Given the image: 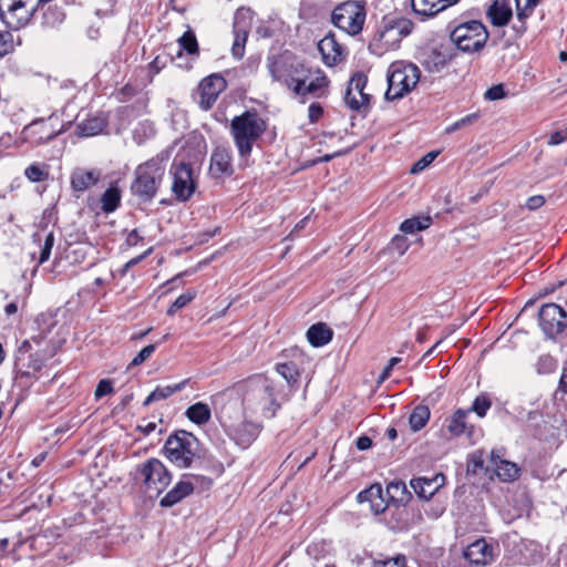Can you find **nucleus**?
Instances as JSON below:
<instances>
[{
	"label": "nucleus",
	"instance_id": "30",
	"mask_svg": "<svg viewBox=\"0 0 567 567\" xmlns=\"http://www.w3.org/2000/svg\"><path fill=\"white\" fill-rule=\"evenodd\" d=\"M189 382L188 379H185L176 384L165 385V386H156L154 391H152L144 401V405L148 406L153 402L165 400L173 395L176 392H179L185 389L186 384Z\"/></svg>",
	"mask_w": 567,
	"mask_h": 567
},
{
	"label": "nucleus",
	"instance_id": "41",
	"mask_svg": "<svg viewBox=\"0 0 567 567\" xmlns=\"http://www.w3.org/2000/svg\"><path fill=\"white\" fill-rule=\"evenodd\" d=\"M154 133V124L148 120H144L142 122H138L135 128L133 130V137L137 144H142L147 138L153 136Z\"/></svg>",
	"mask_w": 567,
	"mask_h": 567
},
{
	"label": "nucleus",
	"instance_id": "27",
	"mask_svg": "<svg viewBox=\"0 0 567 567\" xmlns=\"http://www.w3.org/2000/svg\"><path fill=\"white\" fill-rule=\"evenodd\" d=\"M486 16L495 27L506 25L513 17L508 0H493L486 10Z\"/></svg>",
	"mask_w": 567,
	"mask_h": 567
},
{
	"label": "nucleus",
	"instance_id": "23",
	"mask_svg": "<svg viewBox=\"0 0 567 567\" xmlns=\"http://www.w3.org/2000/svg\"><path fill=\"white\" fill-rule=\"evenodd\" d=\"M444 482L445 476L443 474H436L431 478H413L411 481V487L421 499L427 501L444 485Z\"/></svg>",
	"mask_w": 567,
	"mask_h": 567
},
{
	"label": "nucleus",
	"instance_id": "47",
	"mask_svg": "<svg viewBox=\"0 0 567 567\" xmlns=\"http://www.w3.org/2000/svg\"><path fill=\"white\" fill-rule=\"evenodd\" d=\"M54 235L52 231H50L49 234H47L45 238H44V243H43V246L41 247V251H40V257H39V264H44L45 261L49 260L50 258V255H51V250L54 246Z\"/></svg>",
	"mask_w": 567,
	"mask_h": 567
},
{
	"label": "nucleus",
	"instance_id": "8",
	"mask_svg": "<svg viewBox=\"0 0 567 567\" xmlns=\"http://www.w3.org/2000/svg\"><path fill=\"white\" fill-rule=\"evenodd\" d=\"M135 478L143 483L146 493L158 496L169 485L172 475L159 460L150 458L138 465Z\"/></svg>",
	"mask_w": 567,
	"mask_h": 567
},
{
	"label": "nucleus",
	"instance_id": "12",
	"mask_svg": "<svg viewBox=\"0 0 567 567\" xmlns=\"http://www.w3.org/2000/svg\"><path fill=\"white\" fill-rule=\"evenodd\" d=\"M330 81L326 73L319 68H309L308 72L301 76L299 89L297 86L291 91L295 96L306 102L309 97L321 99L328 95Z\"/></svg>",
	"mask_w": 567,
	"mask_h": 567
},
{
	"label": "nucleus",
	"instance_id": "18",
	"mask_svg": "<svg viewBox=\"0 0 567 567\" xmlns=\"http://www.w3.org/2000/svg\"><path fill=\"white\" fill-rule=\"evenodd\" d=\"M496 549L497 546L487 543L485 538H480L466 547L464 557L474 565L485 566L495 559Z\"/></svg>",
	"mask_w": 567,
	"mask_h": 567
},
{
	"label": "nucleus",
	"instance_id": "32",
	"mask_svg": "<svg viewBox=\"0 0 567 567\" xmlns=\"http://www.w3.org/2000/svg\"><path fill=\"white\" fill-rule=\"evenodd\" d=\"M185 415L190 422L197 425H203L209 422L212 417V410L208 404L197 402L186 409Z\"/></svg>",
	"mask_w": 567,
	"mask_h": 567
},
{
	"label": "nucleus",
	"instance_id": "17",
	"mask_svg": "<svg viewBox=\"0 0 567 567\" xmlns=\"http://www.w3.org/2000/svg\"><path fill=\"white\" fill-rule=\"evenodd\" d=\"M227 82L219 74L206 76L199 84V106L207 111L215 104L219 94L226 89Z\"/></svg>",
	"mask_w": 567,
	"mask_h": 567
},
{
	"label": "nucleus",
	"instance_id": "25",
	"mask_svg": "<svg viewBox=\"0 0 567 567\" xmlns=\"http://www.w3.org/2000/svg\"><path fill=\"white\" fill-rule=\"evenodd\" d=\"M231 152L226 147H217L210 157L209 172L215 177L233 174Z\"/></svg>",
	"mask_w": 567,
	"mask_h": 567
},
{
	"label": "nucleus",
	"instance_id": "57",
	"mask_svg": "<svg viewBox=\"0 0 567 567\" xmlns=\"http://www.w3.org/2000/svg\"><path fill=\"white\" fill-rule=\"evenodd\" d=\"M564 141H567V127H565L561 131H556L550 134L548 144L549 145H558L563 143Z\"/></svg>",
	"mask_w": 567,
	"mask_h": 567
},
{
	"label": "nucleus",
	"instance_id": "60",
	"mask_svg": "<svg viewBox=\"0 0 567 567\" xmlns=\"http://www.w3.org/2000/svg\"><path fill=\"white\" fill-rule=\"evenodd\" d=\"M559 390L567 393V362L565 363L560 375Z\"/></svg>",
	"mask_w": 567,
	"mask_h": 567
},
{
	"label": "nucleus",
	"instance_id": "46",
	"mask_svg": "<svg viewBox=\"0 0 567 567\" xmlns=\"http://www.w3.org/2000/svg\"><path fill=\"white\" fill-rule=\"evenodd\" d=\"M492 402L491 400L485 395L477 396L472 408L470 409V413L473 411L475 412L480 417H483L486 415L487 410L491 408Z\"/></svg>",
	"mask_w": 567,
	"mask_h": 567
},
{
	"label": "nucleus",
	"instance_id": "51",
	"mask_svg": "<svg viewBox=\"0 0 567 567\" xmlns=\"http://www.w3.org/2000/svg\"><path fill=\"white\" fill-rule=\"evenodd\" d=\"M404 564H406V557L403 555H398L394 558L375 560L373 567H403Z\"/></svg>",
	"mask_w": 567,
	"mask_h": 567
},
{
	"label": "nucleus",
	"instance_id": "63",
	"mask_svg": "<svg viewBox=\"0 0 567 567\" xmlns=\"http://www.w3.org/2000/svg\"><path fill=\"white\" fill-rule=\"evenodd\" d=\"M483 452L480 453V455H473V463L475 467H484L485 458L483 457Z\"/></svg>",
	"mask_w": 567,
	"mask_h": 567
},
{
	"label": "nucleus",
	"instance_id": "37",
	"mask_svg": "<svg viewBox=\"0 0 567 567\" xmlns=\"http://www.w3.org/2000/svg\"><path fill=\"white\" fill-rule=\"evenodd\" d=\"M105 122L100 117H91L78 124V133L80 136H94L103 131Z\"/></svg>",
	"mask_w": 567,
	"mask_h": 567
},
{
	"label": "nucleus",
	"instance_id": "20",
	"mask_svg": "<svg viewBox=\"0 0 567 567\" xmlns=\"http://www.w3.org/2000/svg\"><path fill=\"white\" fill-rule=\"evenodd\" d=\"M488 463L486 465V471H493L495 474L505 482L514 481L518 477V467L515 463L503 460L502 455L492 450L488 453Z\"/></svg>",
	"mask_w": 567,
	"mask_h": 567
},
{
	"label": "nucleus",
	"instance_id": "26",
	"mask_svg": "<svg viewBox=\"0 0 567 567\" xmlns=\"http://www.w3.org/2000/svg\"><path fill=\"white\" fill-rule=\"evenodd\" d=\"M458 0H411L413 12L422 18L434 17Z\"/></svg>",
	"mask_w": 567,
	"mask_h": 567
},
{
	"label": "nucleus",
	"instance_id": "6",
	"mask_svg": "<svg viewBox=\"0 0 567 567\" xmlns=\"http://www.w3.org/2000/svg\"><path fill=\"white\" fill-rule=\"evenodd\" d=\"M198 447V440L186 431H178L171 435L164 445L166 457L179 468L192 465Z\"/></svg>",
	"mask_w": 567,
	"mask_h": 567
},
{
	"label": "nucleus",
	"instance_id": "58",
	"mask_svg": "<svg viewBox=\"0 0 567 567\" xmlns=\"http://www.w3.org/2000/svg\"><path fill=\"white\" fill-rule=\"evenodd\" d=\"M401 361L400 358L398 357H394V358H391L388 365L383 369L381 375H380V382L386 380L390 374H391V371L392 369Z\"/></svg>",
	"mask_w": 567,
	"mask_h": 567
},
{
	"label": "nucleus",
	"instance_id": "56",
	"mask_svg": "<svg viewBox=\"0 0 567 567\" xmlns=\"http://www.w3.org/2000/svg\"><path fill=\"white\" fill-rule=\"evenodd\" d=\"M544 204H545V198H544V196H542V195H534V196H530V197L526 200L525 206H526L529 210H536V209L540 208Z\"/></svg>",
	"mask_w": 567,
	"mask_h": 567
},
{
	"label": "nucleus",
	"instance_id": "59",
	"mask_svg": "<svg viewBox=\"0 0 567 567\" xmlns=\"http://www.w3.org/2000/svg\"><path fill=\"white\" fill-rule=\"evenodd\" d=\"M357 449L360 451H365L371 447L372 440L369 436H360L355 442Z\"/></svg>",
	"mask_w": 567,
	"mask_h": 567
},
{
	"label": "nucleus",
	"instance_id": "54",
	"mask_svg": "<svg viewBox=\"0 0 567 567\" xmlns=\"http://www.w3.org/2000/svg\"><path fill=\"white\" fill-rule=\"evenodd\" d=\"M323 114V109L319 103H312L308 107V118L311 123H316Z\"/></svg>",
	"mask_w": 567,
	"mask_h": 567
},
{
	"label": "nucleus",
	"instance_id": "3",
	"mask_svg": "<svg viewBox=\"0 0 567 567\" xmlns=\"http://www.w3.org/2000/svg\"><path fill=\"white\" fill-rule=\"evenodd\" d=\"M265 130L266 123L256 112L246 111L231 120L230 133L241 157L250 155Z\"/></svg>",
	"mask_w": 567,
	"mask_h": 567
},
{
	"label": "nucleus",
	"instance_id": "38",
	"mask_svg": "<svg viewBox=\"0 0 567 567\" xmlns=\"http://www.w3.org/2000/svg\"><path fill=\"white\" fill-rule=\"evenodd\" d=\"M179 50L178 56L182 55V51H186L188 54H198V42L195 33L192 30H187L177 40Z\"/></svg>",
	"mask_w": 567,
	"mask_h": 567
},
{
	"label": "nucleus",
	"instance_id": "21",
	"mask_svg": "<svg viewBox=\"0 0 567 567\" xmlns=\"http://www.w3.org/2000/svg\"><path fill=\"white\" fill-rule=\"evenodd\" d=\"M101 177L102 173L97 168L78 167L73 169L70 176L71 188L75 193H84L96 185Z\"/></svg>",
	"mask_w": 567,
	"mask_h": 567
},
{
	"label": "nucleus",
	"instance_id": "55",
	"mask_svg": "<svg viewBox=\"0 0 567 567\" xmlns=\"http://www.w3.org/2000/svg\"><path fill=\"white\" fill-rule=\"evenodd\" d=\"M405 491L406 487L403 482H391L386 487V495L394 499L395 494H398L399 492L404 493Z\"/></svg>",
	"mask_w": 567,
	"mask_h": 567
},
{
	"label": "nucleus",
	"instance_id": "35",
	"mask_svg": "<svg viewBox=\"0 0 567 567\" xmlns=\"http://www.w3.org/2000/svg\"><path fill=\"white\" fill-rule=\"evenodd\" d=\"M430 409L424 404L416 405L409 417V423L413 432L422 430L430 420Z\"/></svg>",
	"mask_w": 567,
	"mask_h": 567
},
{
	"label": "nucleus",
	"instance_id": "7",
	"mask_svg": "<svg viewBox=\"0 0 567 567\" xmlns=\"http://www.w3.org/2000/svg\"><path fill=\"white\" fill-rule=\"evenodd\" d=\"M310 66L295 56H281L268 63V70L274 81L284 84L292 91L299 89L301 76L308 72Z\"/></svg>",
	"mask_w": 567,
	"mask_h": 567
},
{
	"label": "nucleus",
	"instance_id": "16",
	"mask_svg": "<svg viewBox=\"0 0 567 567\" xmlns=\"http://www.w3.org/2000/svg\"><path fill=\"white\" fill-rule=\"evenodd\" d=\"M367 84L368 76L363 72H355L349 80L344 94V103L352 111H360L369 105L371 94L364 91Z\"/></svg>",
	"mask_w": 567,
	"mask_h": 567
},
{
	"label": "nucleus",
	"instance_id": "9",
	"mask_svg": "<svg viewBox=\"0 0 567 567\" xmlns=\"http://www.w3.org/2000/svg\"><path fill=\"white\" fill-rule=\"evenodd\" d=\"M365 20V1L351 0L339 4L331 14L332 23L347 34H358Z\"/></svg>",
	"mask_w": 567,
	"mask_h": 567
},
{
	"label": "nucleus",
	"instance_id": "52",
	"mask_svg": "<svg viewBox=\"0 0 567 567\" xmlns=\"http://www.w3.org/2000/svg\"><path fill=\"white\" fill-rule=\"evenodd\" d=\"M505 95H506V92H505L504 85L497 84V85H493L492 87H489L485 92L484 97L488 101H497V100L505 97Z\"/></svg>",
	"mask_w": 567,
	"mask_h": 567
},
{
	"label": "nucleus",
	"instance_id": "19",
	"mask_svg": "<svg viewBox=\"0 0 567 567\" xmlns=\"http://www.w3.org/2000/svg\"><path fill=\"white\" fill-rule=\"evenodd\" d=\"M260 432L257 423L244 421L237 425H229L228 436L241 449H247L256 440Z\"/></svg>",
	"mask_w": 567,
	"mask_h": 567
},
{
	"label": "nucleus",
	"instance_id": "49",
	"mask_svg": "<svg viewBox=\"0 0 567 567\" xmlns=\"http://www.w3.org/2000/svg\"><path fill=\"white\" fill-rule=\"evenodd\" d=\"M155 344L144 347L132 360L131 365L136 367L145 362L155 351Z\"/></svg>",
	"mask_w": 567,
	"mask_h": 567
},
{
	"label": "nucleus",
	"instance_id": "14",
	"mask_svg": "<svg viewBox=\"0 0 567 567\" xmlns=\"http://www.w3.org/2000/svg\"><path fill=\"white\" fill-rule=\"evenodd\" d=\"M254 12L249 8H239L234 17L233 56L240 60L245 54V45L252 25Z\"/></svg>",
	"mask_w": 567,
	"mask_h": 567
},
{
	"label": "nucleus",
	"instance_id": "44",
	"mask_svg": "<svg viewBox=\"0 0 567 567\" xmlns=\"http://www.w3.org/2000/svg\"><path fill=\"white\" fill-rule=\"evenodd\" d=\"M14 50L13 35L9 31L0 32V58H3Z\"/></svg>",
	"mask_w": 567,
	"mask_h": 567
},
{
	"label": "nucleus",
	"instance_id": "62",
	"mask_svg": "<svg viewBox=\"0 0 567 567\" xmlns=\"http://www.w3.org/2000/svg\"><path fill=\"white\" fill-rule=\"evenodd\" d=\"M17 311H18V305L14 301L8 303L4 307V312L7 316H12V315L17 313Z\"/></svg>",
	"mask_w": 567,
	"mask_h": 567
},
{
	"label": "nucleus",
	"instance_id": "31",
	"mask_svg": "<svg viewBox=\"0 0 567 567\" xmlns=\"http://www.w3.org/2000/svg\"><path fill=\"white\" fill-rule=\"evenodd\" d=\"M307 339L313 347H322L332 339V330L324 323L312 324L307 331Z\"/></svg>",
	"mask_w": 567,
	"mask_h": 567
},
{
	"label": "nucleus",
	"instance_id": "40",
	"mask_svg": "<svg viewBox=\"0 0 567 567\" xmlns=\"http://www.w3.org/2000/svg\"><path fill=\"white\" fill-rule=\"evenodd\" d=\"M276 371L289 385H295L298 382L299 370L293 362L277 363Z\"/></svg>",
	"mask_w": 567,
	"mask_h": 567
},
{
	"label": "nucleus",
	"instance_id": "2",
	"mask_svg": "<svg viewBox=\"0 0 567 567\" xmlns=\"http://www.w3.org/2000/svg\"><path fill=\"white\" fill-rule=\"evenodd\" d=\"M171 151L163 150L156 156L140 164L134 172V181L131 184L133 195L142 202L153 199L163 182Z\"/></svg>",
	"mask_w": 567,
	"mask_h": 567
},
{
	"label": "nucleus",
	"instance_id": "61",
	"mask_svg": "<svg viewBox=\"0 0 567 567\" xmlns=\"http://www.w3.org/2000/svg\"><path fill=\"white\" fill-rule=\"evenodd\" d=\"M478 115L476 113L468 114L462 118H460L461 125L464 127L466 125L473 124L477 120Z\"/></svg>",
	"mask_w": 567,
	"mask_h": 567
},
{
	"label": "nucleus",
	"instance_id": "1",
	"mask_svg": "<svg viewBox=\"0 0 567 567\" xmlns=\"http://www.w3.org/2000/svg\"><path fill=\"white\" fill-rule=\"evenodd\" d=\"M236 391L240 394L246 417L271 419L281 406L275 381L264 374L244 380L236 385Z\"/></svg>",
	"mask_w": 567,
	"mask_h": 567
},
{
	"label": "nucleus",
	"instance_id": "15",
	"mask_svg": "<svg viewBox=\"0 0 567 567\" xmlns=\"http://www.w3.org/2000/svg\"><path fill=\"white\" fill-rule=\"evenodd\" d=\"M538 319L542 330L549 338L561 333L567 327V312L556 303L542 306Z\"/></svg>",
	"mask_w": 567,
	"mask_h": 567
},
{
	"label": "nucleus",
	"instance_id": "13",
	"mask_svg": "<svg viewBox=\"0 0 567 567\" xmlns=\"http://www.w3.org/2000/svg\"><path fill=\"white\" fill-rule=\"evenodd\" d=\"M171 174L173 194L181 202L188 200L196 187L190 165L185 162H174L171 166Z\"/></svg>",
	"mask_w": 567,
	"mask_h": 567
},
{
	"label": "nucleus",
	"instance_id": "43",
	"mask_svg": "<svg viewBox=\"0 0 567 567\" xmlns=\"http://www.w3.org/2000/svg\"><path fill=\"white\" fill-rule=\"evenodd\" d=\"M196 296L195 291L188 290L176 298L167 310L168 316H173L177 310L186 307Z\"/></svg>",
	"mask_w": 567,
	"mask_h": 567
},
{
	"label": "nucleus",
	"instance_id": "50",
	"mask_svg": "<svg viewBox=\"0 0 567 567\" xmlns=\"http://www.w3.org/2000/svg\"><path fill=\"white\" fill-rule=\"evenodd\" d=\"M390 248L396 251L400 256H403L409 249L408 239L404 236L396 235L391 240Z\"/></svg>",
	"mask_w": 567,
	"mask_h": 567
},
{
	"label": "nucleus",
	"instance_id": "33",
	"mask_svg": "<svg viewBox=\"0 0 567 567\" xmlns=\"http://www.w3.org/2000/svg\"><path fill=\"white\" fill-rule=\"evenodd\" d=\"M470 414V410L458 409L453 415L446 420V429L453 436H460L466 430V417Z\"/></svg>",
	"mask_w": 567,
	"mask_h": 567
},
{
	"label": "nucleus",
	"instance_id": "45",
	"mask_svg": "<svg viewBox=\"0 0 567 567\" xmlns=\"http://www.w3.org/2000/svg\"><path fill=\"white\" fill-rule=\"evenodd\" d=\"M445 64L444 58L441 53L432 51L429 56L423 61V65L431 72L440 71Z\"/></svg>",
	"mask_w": 567,
	"mask_h": 567
},
{
	"label": "nucleus",
	"instance_id": "22",
	"mask_svg": "<svg viewBox=\"0 0 567 567\" xmlns=\"http://www.w3.org/2000/svg\"><path fill=\"white\" fill-rule=\"evenodd\" d=\"M318 50L322 55V61L328 66L338 64L344 54V48L339 44L334 34H327L318 43Z\"/></svg>",
	"mask_w": 567,
	"mask_h": 567
},
{
	"label": "nucleus",
	"instance_id": "10",
	"mask_svg": "<svg viewBox=\"0 0 567 567\" xmlns=\"http://www.w3.org/2000/svg\"><path fill=\"white\" fill-rule=\"evenodd\" d=\"M64 130L60 118L52 115L48 118L35 120L27 125L21 132V138L23 142L38 146L50 142Z\"/></svg>",
	"mask_w": 567,
	"mask_h": 567
},
{
	"label": "nucleus",
	"instance_id": "34",
	"mask_svg": "<svg viewBox=\"0 0 567 567\" xmlns=\"http://www.w3.org/2000/svg\"><path fill=\"white\" fill-rule=\"evenodd\" d=\"M121 203V190L117 186L111 185L101 196V208L104 213H113Z\"/></svg>",
	"mask_w": 567,
	"mask_h": 567
},
{
	"label": "nucleus",
	"instance_id": "64",
	"mask_svg": "<svg viewBox=\"0 0 567 567\" xmlns=\"http://www.w3.org/2000/svg\"><path fill=\"white\" fill-rule=\"evenodd\" d=\"M141 239V236L138 235L137 230H132L128 234L127 241L132 245H136L137 241Z\"/></svg>",
	"mask_w": 567,
	"mask_h": 567
},
{
	"label": "nucleus",
	"instance_id": "53",
	"mask_svg": "<svg viewBox=\"0 0 567 567\" xmlns=\"http://www.w3.org/2000/svg\"><path fill=\"white\" fill-rule=\"evenodd\" d=\"M113 392L112 382L107 379H103L99 382L95 389V398L100 399L104 395L111 394Z\"/></svg>",
	"mask_w": 567,
	"mask_h": 567
},
{
	"label": "nucleus",
	"instance_id": "42",
	"mask_svg": "<svg viewBox=\"0 0 567 567\" xmlns=\"http://www.w3.org/2000/svg\"><path fill=\"white\" fill-rule=\"evenodd\" d=\"M24 175L30 182H43L49 178L48 166L39 163L31 164L25 168Z\"/></svg>",
	"mask_w": 567,
	"mask_h": 567
},
{
	"label": "nucleus",
	"instance_id": "11",
	"mask_svg": "<svg viewBox=\"0 0 567 567\" xmlns=\"http://www.w3.org/2000/svg\"><path fill=\"white\" fill-rule=\"evenodd\" d=\"M37 11V6L29 7V0H0V18L12 30L25 27Z\"/></svg>",
	"mask_w": 567,
	"mask_h": 567
},
{
	"label": "nucleus",
	"instance_id": "48",
	"mask_svg": "<svg viewBox=\"0 0 567 567\" xmlns=\"http://www.w3.org/2000/svg\"><path fill=\"white\" fill-rule=\"evenodd\" d=\"M437 154V152H430L425 154L422 158L412 165L411 173L417 174L425 169L436 158Z\"/></svg>",
	"mask_w": 567,
	"mask_h": 567
},
{
	"label": "nucleus",
	"instance_id": "24",
	"mask_svg": "<svg viewBox=\"0 0 567 567\" xmlns=\"http://www.w3.org/2000/svg\"><path fill=\"white\" fill-rule=\"evenodd\" d=\"M359 503H369L370 509L375 514L383 513L388 507L381 484H372L369 488L360 492L357 496Z\"/></svg>",
	"mask_w": 567,
	"mask_h": 567
},
{
	"label": "nucleus",
	"instance_id": "39",
	"mask_svg": "<svg viewBox=\"0 0 567 567\" xmlns=\"http://www.w3.org/2000/svg\"><path fill=\"white\" fill-rule=\"evenodd\" d=\"M431 218L430 217H413L405 219L401 226L400 229L405 234H413L415 231H420L423 229H426L431 225Z\"/></svg>",
	"mask_w": 567,
	"mask_h": 567
},
{
	"label": "nucleus",
	"instance_id": "36",
	"mask_svg": "<svg viewBox=\"0 0 567 567\" xmlns=\"http://www.w3.org/2000/svg\"><path fill=\"white\" fill-rule=\"evenodd\" d=\"M42 11V24L45 27L54 28L63 22L65 14L61 8L54 4H49Z\"/></svg>",
	"mask_w": 567,
	"mask_h": 567
},
{
	"label": "nucleus",
	"instance_id": "29",
	"mask_svg": "<svg viewBox=\"0 0 567 567\" xmlns=\"http://www.w3.org/2000/svg\"><path fill=\"white\" fill-rule=\"evenodd\" d=\"M194 486L190 482L181 481L159 501L162 507H172L192 494Z\"/></svg>",
	"mask_w": 567,
	"mask_h": 567
},
{
	"label": "nucleus",
	"instance_id": "28",
	"mask_svg": "<svg viewBox=\"0 0 567 567\" xmlns=\"http://www.w3.org/2000/svg\"><path fill=\"white\" fill-rule=\"evenodd\" d=\"M539 1L540 0H515L518 23L514 24L513 28L517 33L523 34L526 31V20L533 14Z\"/></svg>",
	"mask_w": 567,
	"mask_h": 567
},
{
	"label": "nucleus",
	"instance_id": "4",
	"mask_svg": "<svg viewBox=\"0 0 567 567\" xmlns=\"http://www.w3.org/2000/svg\"><path fill=\"white\" fill-rule=\"evenodd\" d=\"M421 71L417 65L395 61L388 69V90L385 99L393 101L403 97L411 92L420 81Z\"/></svg>",
	"mask_w": 567,
	"mask_h": 567
},
{
	"label": "nucleus",
	"instance_id": "5",
	"mask_svg": "<svg viewBox=\"0 0 567 567\" xmlns=\"http://www.w3.org/2000/svg\"><path fill=\"white\" fill-rule=\"evenodd\" d=\"M450 39L458 50L474 53L485 47L488 40V31L481 21L468 20L454 27L450 33Z\"/></svg>",
	"mask_w": 567,
	"mask_h": 567
}]
</instances>
